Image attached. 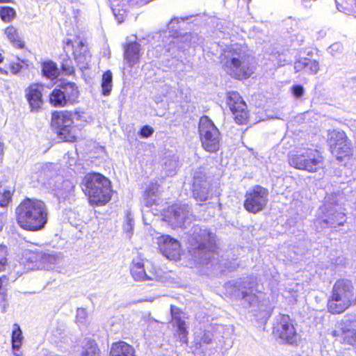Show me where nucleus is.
I'll return each instance as SVG.
<instances>
[{"label": "nucleus", "instance_id": "1", "mask_svg": "<svg viewBox=\"0 0 356 356\" xmlns=\"http://www.w3.org/2000/svg\"><path fill=\"white\" fill-rule=\"evenodd\" d=\"M180 20L177 17H174L168 24V29L157 33L154 38L157 39L159 44L156 47H163L165 49L166 56H172V63L170 60L166 59V66L170 68H175L179 62V55L184 52L187 48L193 46L200 40L197 35L191 33H184L179 34L177 31V25Z\"/></svg>", "mask_w": 356, "mask_h": 356}, {"label": "nucleus", "instance_id": "2", "mask_svg": "<svg viewBox=\"0 0 356 356\" xmlns=\"http://www.w3.org/2000/svg\"><path fill=\"white\" fill-rule=\"evenodd\" d=\"M215 234L197 225L191 229L188 237V252L199 264L207 268L219 269L220 263L216 252Z\"/></svg>", "mask_w": 356, "mask_h": 356}, {"label": "nucleus", "instance_id": "3", "mask_svg": "<svg viewBox=\"0 0 356 356\" xmlns=\"http://www.w3.org/2000/svg\"><path fill=\"white\" fill-rule=\"evenodd\" d=\"M222 63L224 70L235 79H247L253 72V57L245 45H232Z\"/></svg>", "mask_w": 356, "mask_h": 356}, {"label": "nucleus", "instance_id": "4", "mask_svg": "<svg viewBox=\"0 0 356 356\" xmlns=\"http://www.w3.org/2000/svg\"><path fill=\"white\" fill-rule=\"evenodd\" d=\"M17 221L24 229L38 231L47 222V209L40 200L27 198L16 209Z\"/></svg>", "mask_w": 356, "mask_h": 356}, {"label": "nucleus", "instance_id": "5", "mask_svg": "<svg viewBox=\"0 0 356 356\" xmlns=\"http://www.w3.org/2000/svg\"><path fill=\"white\" fill-rule=\"evenodd\" d=\"M345 209L339 207L336 195H327L317 210L316 222L322 228L337 229L343 226L347 217Z\"/></svg>", "mask_w": 356, "mask_h": 356}, {"label": "nucleus", "instance_id": "6", "mask_svg": "<svg viewBox=\"0 0 356 356\" xmlns=\"http://www.w3.org/2000/svg\"><path fill=\"white\" fill-rule=\"evenodd\" d=\"M83 191L91 204L104 205L111 198V181L99 173H90L83 180Z\"/></svg>", "mask_w": 356, "mask_h": 356}, {"label": "nucleus", "instance_id": "7", "mask_svg": "<svg viewBox=\"0 0 356 356\" xmlns=\"http://www.w3.org/2000/svg\"><path fill=\"white\" fill-rule=\"evenodd\" d=\"M354 286L348 279L338 280L333 285L327 302V310L332 314H339L354 302Z\"/></svg>", "mask_w": 356, "mask_h": 356}, {"label": "nucleus", "instance_id": "8", "mask_svg": "<svg viewBox=\"0 0 356 356\" xmlns=\"http://www.w3.org/2000/svg\"><path fill=\"white\" fill-rule=\"evenodd\" d=\"M257 286V278L249 276L230 280L224 287L226 293L232 298L242 300L247 307H252L258 302Z\"/></svg>", "mask_w": 356, "mask_h": 356}, {"label": "nucleus", "instance_id": "9", "mask_svg": "<svg viewBox=\"0 0 356 356\" xmlns=\"http://www.w3.org/2000/svg\"><path fill=\"white\" fill-rule=\"evenodd\" d=\"M291 166L309 172L318 171L323 164V157L316 149L303 147L289 156Z\"/></svg>", "mask_w": 356, "mask_h": 356}, {"label": "nucleus", "instance_id": "10", "mask_svg": "<svg viewBox=\"0 0 356 356\" xmlns=\"http://www.w3.org/2000/svg\"><path fill=\"white\" fill-rule=\"evenodd\" d=\"M198 129L203 149L210 153L217 152L220 147V133L208 116L200 118Z\"/></svg>", "mask_w": 356, "mask_h": 356}, {"label": "nucleus", "instance_id": "11", "mask_svg": "<svg viewBox=\"0 0 356 356\" xmlns=\"http://www.w3.org/2000/svg\"><path fill=\"white\" fill-rule=\"evenodd\" d=\"M74 115L75 114L69 111H56L52 114L51 126L56 129L59 138L65 141L73 142L76 139L75 129L72 126Z\"/></svg>", "mask_w": 356, "mask_h": 356}, {"label": "nucleus", "instance_id": "12", "mask_svg": "<svg viewBox=\"0 0 356 356\" xmlns=\"http://www.w3.org/2000/svg\"><path fill=\"white\" fill-rule=\"evenodd\" d=\"M192 195L197 202H205L211 197V184L204 169L199 168L193 174Z\"/></svg>", "mask_w": 356, "mask_h": 356}, {"label": "nucleus", "instance_id": "13", "mask_svg": "<svg viewBox=\"0 0 356 356\" xmlns=\"http://www.w3.org/2000/svg\"><path fill=\"white\" fill-rule=\"evenodd\" d=\"M268 191L259 185L246 192L245 209L253 213L262 211L268 202Z\"/></svg>", "mask_w": 356, "mask_h": 356}, {"label": "nucleus", "instance_id": "14", "mask_svg": "<svg viewBox=\"0 0 356 356\" xmlns=\"http://www.w3.org/2000/svg\"><path fill=\"white\" fill-rule=\"evenodd\" d=\"M70 49L73 50L74 59L80 70L88 69L91 60V54L86 41L77 38L72 42L67 39L65 42L64 50L67 52Z\"/></svg>", "mask_w": 356, "mask_h": 356}, {"label": "nucleus", "instance_id": "15", "mask_svg": "<svg viewBox=\"0 0 356 356\" xmlns=\"http://www.w3.org/2000/svg\"><path fill=\"white\" fill-rule=\"evenodd\" d=\"M330 147L332 155L337 160H342L343 157L351 153V142L341 131L334 130L330 134Z\"/></svg>", "mask_w": 356, "mask_h": 356}, {"label": "nucleus", "instance_id": "16", "mask_svg": "<svg viewBox=\"0 0 356 356\" xmlns=\"http://www.w3.org/2000/svg\"><path fill=\"white\" fill-rule=\"evenodd\" d=\"M273 327V334L283 342L294 344L297 342V333L288 315H280Z\"/></svg>", "mask_w": 356, "mask_h": 356}, {"label": "nucleus", "instance_id": "17", "mask_svg": "<svg viewBox=\"0 0 356 356\" xmlns=\"http://www.w3.org/2000/svg\"><path fill=\"white\" fill-rule=\"evenodd\" d=\"M227 103L234 115L237 124H243L248 119L247 106L238 92L230 91L227 92Z\"/></svg>", "mask_w": 356, "mask_h": 356}, {"label": "nucleus", "instance_id": "18", "mask_svg": "<svg viewBox=\"0 0 356 356\" xmlns=\"http://www.w3.org/2000/svg\"><path fill=\"white\" fill-rule=\"evenodd\" d=\"M169 212V221L177 227L186 229L194 219V216L188 204L174 205Z\"/></svg>", "mask_w": 356, "mask_h": 356}, {"label": "nucleus", "instance_id": "19", "mask_svg": "<svg viewBox=\"0 0 356 356\" xmlns=\"http://www.w3.org/2000/svg\"><path fill=\"white\" fill-rule=\"evenodd\" d=\"M161 252L170 260H177L181 254V245L179 241L169 235H162L157 238Z\"/></svg>", "mask_w": 356, "mask_h": 356}, {"label": "nucleus", "instance_id": "20", "mask_svg": "<svg viewBox=\"0 0 356 356\" xmlns=\"http://www.w3.org/2000/svg\"><path fill=\"white\" fill-rule=\"evenodd\" d=\"M172 323L177 327L176 333L182 343H187L188 330L184 321V315L178 307L173 305L170 307Z\"/></svg>", "mask_w": 356, "mask_h": 356}, {"label": "nucleus", "instance_id": "21", "mask_svg": "<svg viewBox=\"0 0 356 356\" xmlns=\"http://www.w3.org/2000/svg\"><path fill=\"white\" fill-rule=\"evenodd\" d=\"M58 181L56 186L55 195L60 201H68L70 203L74 200V185L72 181L70 180H61Z\"/></svg>", "mask_w": 356, "mask_h": 356}, {"label": "nucleus", "instance_id": "22", "mask_svg": "<svg viewBox=\"0 0 356 356\" xmlns=\"http://www.w3.org/2000/svg\"><path fill=\"white\" fill-rule=\"evenodd\" d=\"M43 87L39 84H32L26 90V97L31 111H37L43 103L42 91Z\"/></svg>", "mask_w": 356, "mask_h": 356}, {"label": "nucleus", "instance_id": "23", "mask_svg": "<svg viewBox=\"0 0 356 356\" xmlns=\"http://www.w3.org/2000/svg\"><path fill=\"white\" fill-rule=\"evenodd\" d=\"M130 271L136 281L154 280L156 278V275L154 273L149 275L145 272L144 264L139 260H133Z\"/></svg>", "mask_w": 356, "mask_h": 356}, {"label": "nucleus", "instance_id": "24", "mask_svg": "<svg viewBox=\"0 0 356 356\" xmlns=\"http://www.w3.org/2000/svg\"><path fill=\"white\" fill-rule=\"evenodd\" d=\"M29 254H30L29 259H30L31 262L39 261L43 264L44 267L46 268H51L52 265L56 264L58 260V257L53 254L44 253L42 252H29Z\"/></svg>", "mask_w": 356, "mask_h": 356}, {"label": "nucleus", "instance_id": "25", "mask_svg": "<svg viewBox=\"0 0 356 356\" xmlns=\"http://www.w3.org/2000/svg\"><path fill=\"white\" fill-rule=\"evenodd\" d=\"M58 86L69 105H72L78 102L79 91L76 83L72 82L61 83Z\"/></svg>", "mask_w": 356, "mask_h": 356}, {"label": "nucleus", "instance_id": "26", "mask_svg": "<svg viewBox=\"0 0 356 356\" xmlns=\"http://www.w3.org/2000/svg\"><path fill=\"white\" fill-rule=\"evenodd\" d=\"M124 57L129 66L136 65L140 58V44L138 42L129 43L124 49Z\"/></svg>", "mask_w": 356, "mask_h": 356}, {"label": "nucleus", "instance_id": "27", "mask_svg": "<svg viewBox=\"0 0 356 356\" xmlns=\"http://www.w3.org/2000/svg\"><path fill=\"white\" fill-rule=\"evenodd\" d=\"M109 356H135V350L131 345L120 341L112 344Z\"/></svg>", "mask_w": 356, "mask_h": 356}, {"label": "nucleus", "instance_id": "28", "mask_svg": "<svg viewBox=\"0 0 356 356\" xmlns=\"http://www.w3.org/2000/svg\"><path fill=\"white\" fill-rule=\"evenodd\" d=\"M157 192L158 185L156 184H151L144 193L143 204L147 207H151L157 203Z\"/></svg>", "mask_w": 356, "mask_h": 356}, {"label": "nucleus", "instance_id": "29", "mask_svg": "<svg viewBox=\"0 0 356 356\" xmlns=\"http://www.w3.org/2000/svg\"><path fill=\"white\" fill-rule=\"evenodd\" d=\"M355 328H356V316L352 314L346 315L339 323L337 329L333 331V334Z\"/></svg>", "mask_w": 356, "mask_h": 356}, {"label": "nucleus", "instance_id": "30", "mask_svg": "<svg viewBox=\"0 0 356 356\" xmlns=\"http://www.w3.org/2000/svg\"><path fill=\"white\" fill-rule=\"evenodd\" d=\"M49 102L55 107H63L69 105L58 85L50 93Z\"/></svg>", "mask_w": 356, "mask_h": 356}, {"label": "nucleus", "instance_id": "31", "mask_svg": "<svg viewBox=\"0 0 356 356\" xmlns=\"http://www.w3.org/2000/svg\"><path fill=\"white\" fill-rule=\"evenodd\" d=\"M81 356H101L100 350L93 340L85 339L82 342Z\"/></svg>", "mask_w": 356, "mask_h": 356}, {"label": "nucleus", "instance_id": "32", "mask_svg": "<svg viewBox=\"0 0 356 356\" xmlns=\"http://www.w3.org/2000/svg\"><path fill=\"white\" fill-rule=\"evenodd\" d=\"M24 337L22 336V331L17 324L13 325V330L12 332V348L14 350H19Z\"/></svg>", "mask_w": 356, "mask_h": 356}, {"label": "nucleus", "instance_id": "33", "mask_svg": "<svg viewBox=\"0 0 356 356\" xmlns=\"http://www.w3.org/2000/svg\"><path fill=\"white\" fill-rule=\"evenodd\" d=\"M5 34L13 46L18 48L23 47L24 44L20 40L17 30L14 26L7 27L5 30Z\"/></svg>", "mask_w": 356, "mask_h": 356}, {"label": "nucleus", "instance_id": "34", "mask_svg": "<svg viewBox=\"0 0 356 356\" xmlns=\"http://www.w3.org/2000/svg\"><path fill=\"white\" fill-rule=\"evenodd\" d=\"M42 74L50 79H54L59 75V70L55 63L49 61L43 63Z\"/></svg>", "mask_w": 356, "mask_h": 356}, {"label": "nucleus", "instance_id": "35", "mask_svg": "<svg viewBox=\"0 0 356 356\" xmlns=\"http://www.w3.org/2000/svg\"><path fill=\"white\" fill-rule=\"evenodd\" d=\"M333 335L340 337L343 343L356 347V328L348 330L346 332H341Z\"/></svg>", "mask_w": 356, "mask_h": 356}, {"label": "nucleus", "instance_id": "36", "mask_svg": "<svg viewBox=\"0 0 356 356\" xmlns=\"http://www.w3.org/2000/svg\"><path fill=\"white\" fill-rule=\"evenodd\" d=\"M112 73L110 70H107L103 74L102 80V94L104 96L110 95L112 90Z\"/></svg>", "mask_w": 356, "mask_h": 356}, {"label": "nucleus", "instance_id": "37", "mask_svg": "<svg viewBox=\"0 0 356 356\" xmlns=\"http://www.w3.org/2000/svg\"><path fill=\"white\" fill-rule=\"evenodd\" d=\"M213 338V332L211 330H204L200 333V336L195 337L196 347L201 348L202 344H209Z\"/></svg>", "mask_w": 356, "mask_h": 356}, {"label": "nucleus", "instance_id": "38", "mask_svg": "<svg viewBox=\"0 0 356 356\" xmlns=\"http://www.w3.org/2000/svg\"><path fill=\"white\" fill-rule=\"evenodd\" d=\"M61 70L66 75L74 73L73 62L67 54H62L60 56Z\"/></svg>", "mask_w": 356, "mask_h": 356}, {"label": "nucleus", "instance_id": "39", "mask_svg": "<svg viewBox=\"0 0 356 356\" xmlns=\"http://www.w3.org/2000/svg\"><path fill=\"white\" fill-rule=\"evenodd\" d=\"M164 169L166 171L168 176H172L175 174L176 168L177 167V159L172 156L170 159H166L164 162Z\"/></svg>", "mask_w": 356, "mask_h": 356}, {"label": "nucleus", "instance_id": "40", "mask_svg": "<svg viewBox=\"0 0 356 356\" xmlns=\"http://www.w3.org/2000/svg\"><path fill=\"white\" fill-rule=\"evenodd\" d=\"M16 15L15 10L8 6L3 7L0 10L1 19L5 22H9L15 18Z\"/></svg>", "mask_w": 356, "mask_h": 356}, {"label": "nucleus", "instance_id": "41", "mask_svg": "<svg viewBox=\"0 0 356 356\" xmlns=\"http://www.w3.org/2000/svg\"><path fill=\"white\" fill-rule=\"evenodd\" d=\"M134 221L130 213L126 216L125 222L123 225V229L127 234V236L130 238L133 234Z\"/></svg>", "mask_w": 356, "mask_h": 356}, {"label": "nucleus", "instance_id": "42", "mask_svg": "<svg viewBox=\"0 0 356 356\" xmlns=\"http://www.w3.org/2000/svg\"><path fill=\"white\" fill-rule=\"evenodd\" d=\"M50 339L55 343H58L61 342L63 339H65L63 326H59L53 330Z\"/></svg>", "mask_w": 356, "mask_h": 356}, {"label": "nucleus", "instance_id": "43", "mask_svg": "<svg viewBox=\"0 0 356 356\" xmlns=\"http://www.w3.org/2000/svg\"><path fill=\"white\" fill-rule=\"evenodd\" d=\"M307 67L305 69V71L309 74H315L319 70L318 63L316 60H312L307 58Z\"/></svg>", "mask_w": 356, "mask_h": 356}, {"label": "nucleus", "instance_id": "44", "mask_svg": "<svg viewBox=\"0 0 356 356\" xmlns=\"http://www.w3.org/2000/svg\"><path fill=\"white\" fill-rule=\"evenodd\" d=\"M6 277L3 276L2 277H0V304L2 309V312H5L6 307L8 306V303L6 301V293L5 290L2 288L3 285V281L2 279L5 278Z\"/></svg>", "mask_w": 356, "mask_h": 356}, {"label": "nucleus", "instance_id": "45", "mask_svg": "<svg viewBox=\"0 0 356 356\" xmlns=\"http://www.w3.org/2000/svg\"><path fill=\"white\" fill-rule=\"evenodd\" d=\"M7 248L0 245V272L3 271L7 264Z\"/></svg>", "mask_w": 356, "mask_h": 356}, {"label": "nucleus", "instance_id": "46", "mask_svg": "<svg viewBox=\"0 0 356 356\" xmlns=\"http://www.w3.org/2000/svg\"><path fill=\"white\" fill-rule=\"evenodd\" d=\"M11 199V194L9 191L3 193V199L0 200V207L5 208L9 203ZM5 211H0V220H2L4 218Z\"/></svg>", "mask_w": 356, "mask_h": 356}, {"label": "nucleus", "instance_id": "47", "mask_svg": "<svg viewBox=\"0 0 356 356\" xmlns=\"http://www.w3.org/2000/svg\"><path fill=\"white\" fill-rule=\"evenodd\" d=\"M343 51V46L339 42H335L330 46L329 47V52L333 56H337L340 54H341Z\"/></svg>", "mask_w": 356, "mask_h": 356}, {"label": "nucleus", "instance_id": "48", "mask_svg": "<svg viewBox=\"0 0 356 356\" xmlns=\"http://www.w3.org/2000/svg\"><path fill=\"white\" fill-rule=\"evenodd\" d=\"M154 133V129L149 125L143 126L139 131L141 138H147L150 137Z\"/></svg>", "mask_w": 356, "mask_h": 356}, {"label": "nucleus", "instance_id": "49", "mask_svg": "<svg viewBox=\"0 0 356 356\" xmlns=\"http://www.w3.org/2000/svg\"><path fill=\"white\" fill-rule=\"evenodd\" d=\"M307 58H300L298 60H297L294 63V69L296 72H300L302 70H305V67H307Z\"/></svg>", "mask_w": 356, "mask_h": 356}, {"label": "nucleus", "instance_id": "50", "mask_svg": "<svg viewBox=\"0 0 356 356\" xmlns=\"http://www.w3.org/2000/svg\"><path fill=\"white\" fill-rule=\"evenodd\" d=\"M291 92L296 98H300L304 95L305 89L301 85H295L291 87Z\"/></svg>", "mask_w": 356, "mask_h": 356}, {"label": "nucleus", "instance_id": "51", "mask_svg": "<svg viewBox=\"0 0 356 356\" xmlns=\"http://www.w3.org/2000/svg\"><path fill=\"white\" fill-rule=\"evenodd\" d=\"M87 317V312L83 308H78L76 311V321L77 323H83Z\"/></svg>", "mask_w": 356, "mask_h": 356}, {"label": "nucleus", "instance_id": "52", "mask_svg": "<svg viewBox=\"0 0 356 356\" xmlns=\"http://www.w3.org/2000/svg\"><path fill=\"white\" fill-rule=\"evenodd\" d=\"M23 66L20 63H13L10 64V70L14 74L19 73L22 69Z\"/></svg>", "mask_w": 356, "mask_h": 356}, {"label": "nucleus", "instance_id": "53", "mask_svg": "<svg viewBox=\"0 0 356 356\" xmlns=\"http://www.w3.org/2000/svg\"><path fill=\"white\" fill-rule=\"evenodd\" d=\"M126 1L131 6L143 5L144 3H146V1H144L143 0H126Z\"/></svg>", "mask_w": 356, "mask_h": 356}, {"label": "nucleus", "instance_id": "54", "mask_svg": "<svg viewBox=\"0 0 356 356\" xmlns=\"http://www.w3.org/2000/svg\"><path fill=\"white\" fill-rule=\"evenodd\" d=\"M113 13L115 15L116 19L118 20V23L119 24L122 23L124 21V17L120 14L117 15L115 13V9H113Z\"/></svg>", "mask_w": 356, "mask_h": 356}, {"label": "nucleus", "instance_id": "55", "mask_svg": "<svg viewBox=\"0 0 356 356\" xmlns=\"http://www.w3.org/2000/svg\"><path fill=\"white\" fill-rule=\"evenodd\" d=\"M13 350L15 356H22V354L21 353H18L19 350Z\"/></svg>", "mask_w": 356, "mask_h": 356}, {"label": "nucleus", "instance_id": "56", "mask_svg": "<svg viewBox=\"0 0 356 356\" xmlns=\"http://www.w3.org/2000/svg\"><path fill=\"white\" fill-rule=\"evenodd\" d=\"M11 0H0V3H8Z\"/></svg>", "mask_w": 356, "mask_h": 356}, {"label": "nucleus", "instance_id": "57", "mask_svg": "<svg viewBox=\"0 0 356 356\" xmlns=\"http://www.w3.org/2000/svg\"><path fill=\"white\" fill-rule=\"evenodd\" d=\"M3 58L1 55V54L0 53V63H1L3 61Z\"/></svg>", "mask_w": 356, "mask_h": 356}, {"label": "nucleus", "instance_id": "58", "mask_svg": "<svg viewBox=\"0 0 356 356\" xmlns=\"http://www.w3.org/2000/svg\"><path fill=\"white\" fill-rule=\"evenodd\" d=\"M165 95H169V96H170V97H171V96H170V92H167V93H165Z\"/></svg>", "mask_w": 356, "mask_h": 356}]
</instances>
